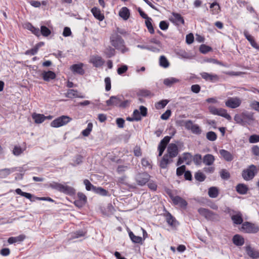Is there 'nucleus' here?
I'll use <instances>...</instances> for the list:
<instances>
[{
    "instance_id": "f257e3e1",
    "label": "nucleus",
    "mask_w": 259,
    "mask_h": 259,
    "mask_svg": "<svg viewBox=\"0 0 259 259\" xmlns=\"http://www.w3.org/2000/svg\"><path fill=\"white\" fill-rule=\"evenodd\" d=\"M49 187L66 195L72 196L76 193L75 189L68 186L66 183L63 184L53 182L48 184Z\"/></svg>"
},
{
    "instance_id": "f03ea898",
    "label": "nucleus",
    "mask_w": 259,
    "mask_h": 259,
    "mask_svg": "<svg viewBox=\"0 0 259 259\" xmlns=\"http://www.w3.org/2000/svg\"><path fill=\"white\" fill-rule=\"evenodd\" d=\"M110 41L111 45L121 53L124 54L129 51V49L125 45L124 40L120 35L117 33L112 34L110 37Z\"/></svg>"
},
{
    "instance_id": "7ed1b4c3",
    "label": "nucleus",
    "mask_w": 259,
    "mask_h": 259,
    "mask_svg": "<svg viewBox=\"0 0 259 259\" xmlns=\"http://www.w3.org/2000/svg\"><path fill=\"white\" fill-rule=\"evenodd\" d=\"M240 230L246 233L255 234L259 231V226L251 222H245L242 224Z\"/></svg>"
},
{
    "instance_id": "20e7f679",
    "label": "nucleus",
    "mask_w": 259,
    "mask_h": 259,
    "mask_svg": "<svg viewBox=\"0 0 259 259\" xmlns=\"http://www.w3.org/2000/svg\"><path fill=\"white\" fill-rule=\"evenodd\" d=\"M71 120L72 118L68 116L62 115L53 120L51 123V126L54 127H59L67 124Z\"/></svg>"
},
{
    "instance_id": "39448f33",
    "label": "nucleus",
    "mask_w": 259,
    "mask_h": 259,
    "mask_svg": "<svg viewBox=\"0 0 259 259\" xmlns=\"http://www.w3.org/2000/svg\"><path fill=\"white\" fill-rule=\"evenodd\" d=\"M198 211L200 215L204 217L207 220L215 221L219 219V215L218 214L208 209L200 208L198 209Z\"/></svg>"
},
{
    "instance_id": "423d86ee",
    "label": "nucleus",
    "mask_w": 259,
    "mask_h": 259,
    "mask_svg": "<svg viewBox=\"0 0 259 259\" xmlns=\"http://www.w3.org/2000/svg\"><path fill=\"white\" fill-rule=\"evenodd\" d=\"M184 126L187 130H191V132L194 134L200 135L202 133L200 127L197 124H194L191 120L186 121Z\"/></svg>"
},
{
    "instance_id": "0eeeda50",
    "label": "nucleus",
    "mask_w": 259,
    "mask_h": 259,
    "mask_svg": "<svg viewBox=\"0 0 259 259\" xmlns=\"http://www.w3.org/2000/svg\"><path fill=\"white\" fill-rule=\"evenodd\" d=\"M122 99H123V97L121 95L112 96L106 101V103L108 106H115L119 108Z\"/></svg>"
},
{
    "instance_id": "6e6552de",
    "label": "nucleus",
    "mask_w": 259,
    "mask_h": 259,
    "mask_svg": "<svg viewBox=\"0 0 259 259\" xmlns=\"http://www.w3.org/2000/svg\"><path fill=\"white\" fill-rule=\"evenodd\" d=\"M257 170L256 166L254 165H251L246 169L243 170L242 176L243 178H253L255 174L257 173Z\"/></svg>"
},
{
    "instance_id": "1a4fd4ad",
    "label": "nucleus",
    "mask_w": 259,
    "mask_h": 259,
    "mask_svg": "<svg viewBox=\"0 0 259 259\" xmlns=\"http://www.w3.org/2000/svg\"><path fill=\"white\" fill-rule=\"evenodd\" d=\"M163 215L169 226L172 228H176L179 225V222L169 212L166 210Z\"/></svg>"
},
{
    "instance_id": "9d476101",
    "label": "nucleus",
    "mask_w": 259,
    "mask_h": 259,
    "mask_svg": "<svg viewBox=\"0 0 259 259\" xmlns=\"http://www.w3.org/2000/svg\"><path fill=\"white\" fill-rule=\"evenodd\" d=\"M241 104V100L238 97L229 98L225 102L227 107L230 108L238 107Z\"/></svg>"
},
{
    "instance_id": "9b49d317",
    "label": "nucleus",
    "mask_w": 259,
    "mask_h": 259,
    "mask_svg": "<svg viewBox=\"0 0 259 259\" xmlns=\"http://www.w3.org/2000/svg\"><path fill=\"white\" fill-rule=\"evenodd\" d=\"M170 137L167 136L161 140L158 147V149L159 151V156H161L162 155L167 144L169 143L170 140Z\"/></svg>"
},
{
    "instance_id": "f8f14e48",
    "label": "nucleus",
    "mask_w": 259,
    "mask_h": 259,
    "mask_svg": "<svg viewBox=\"0 0 259 259\" xmlns=\"http://www.w3.org/2000/svg\"><path fill=\"white\" fill-rule=\"evenodd\" d=\"M171 200L175 205H178L183 209H186L188 205L187 202L179 196H175Z\"/></svg>"
},
{
    "instance_id": "ddd939ff",
    "label": "nucleus",
    "mask_w": 259,
    "mask_h": 259,
    "mask_svg": "<svg viewBox=\"0 0 259 259\" xmlns=\"http://www.w3.org/2000/svg\"><path fill=\"white\" fill-rule=\"evenodd\" d=\"M245 251L247 254L252 259H257L259 258V251L250 245L245 247Z\"/></svg>"
},
{
    "instance_id": "4468645a",
    "label": "nucleus",
    "mask_w": 259,
    "mask_h": 259,
    "mask_svg": "<svg viewBox=\"0 0 259 259\" xmlns=\"http://www.w3.org/2000/svg\"><path fill=\"white\" fill-rule=\"evenodd\" d=\"M167 151L169 157L174 158L176 157L179 152L177 145L174 143L169 144L168 146Z\"/></svg>"
},
{
    "instance_id": "2eb2a0df",
    "label": "nucleus",
    "mask_w": 259,
    "mask_h": 259,
    "mask_svg": "<svg viewBox=\"0 0 259 259\" xmlns=\"http://www.w3.org/2000/svg\"><path fill=\"white\" fill-rule=\"evenodd\" d=\"M90 62L93 64L94 67H100L104 64L105 61L101 56L96 55L91 57Z\"/></svg>"
},
{
    "instance_id": "dca6fc26",
    "label": "nucleus",
    "mask_w": 259,
    "mask_h": 259,
    "mask_svg": "<svg viewBox=\"0 0 259 259\" xmlns=\"http://www.w3.org/2000/svg\"><path fill=\"white\" fill-rule=\"evenodd\" d=\"M241 114L244 125L250 124L254 119L252 113L245 111L241 113Z\"/></svg>"
},
{
    "instance_id": "f3484780",
    "label": "nucleus",
    "mask_w": 259,
    "mask_h": 259,
    "mask_svg": "<svg viewBox=\"0 0 259 259\" xmlns=\"http://www.w3.org/2000/svg\"><path fill=\"white\" fill-rule=\"evenodd\" d=\"M42 79L46 81H50L56 77L55 73L52 71H44L41 73Z\"/></svg>"
},
{
    "instance_id": "a211bd4d",
    "label": "nucleus",
    "mask_w": 259,
    "mask_h": 259,
    "mask_svg": "<svg viewBox=\"0 0 259 259\" xmlns=\"http://www.w3.org/2000/svg\"><path fill=\"white\" fill-rule=\"evenodd\" d=\"M83 64H76L72 65L70 67L71 71L74 73L78 74L79 75H83L84 74V70L82 68Z\"/></svg>"
},
{
    "instance_id": "6ab92c4d",
    "label": "nucleus",
    "mask_w": 259,
    "mask_h": 259,
    "mask_svg": "<svg viewBox=\"0 0 259 259\" xmlns=\"http://www.w3.org/2000/svg\"><path fill=\"white\" fill-rule=\"evenodd\" d=\"M243 34L246 39L250 42L251 46L253 48L259 50V46L255 42L253 37L249 34L247 30H244Z\"/></svg>"
},
{
    "instance_id": "aec40b11",
    "label": "nucleus",
    "mask_w": 259,
    "mask_h": 259,
    "mask_svg": "<svg viewBox=\"0 0 259 259\" xmlns=\"http://www.w3.org/2000/svg\"><path fill=\"white\" fill-rule=\"evenodd\" d=\"M117 183L121 187L128 190L137 188L136 184H130L127 183H125V179H118Z\"/></svg>"
},
{
    "instance_id": "412c9836",
    "label": "nucleus",
    "mask_w": 259,
    "mask_h": 259,
    "mask_svg": "<svg viewBox=\"0 0 259 259\" xmlns=\"http://www.w3.org/2000/svg\"><path fill=\"white\" fill-rule=\"evenodd\" d=\"M201 76L205 80L211 81H217L219 80V76L217 74H211L207 72H202L200 73Z\"/></svg>"
},
{
    "instance_id": "4be33fe9",
    "label": "nucleus",
    "mask_w": 259,
    "mask_h": 259,
    "mask_svg": "<svg viewBox=\"0 0 259 259\" xmlns=\"http://www.w3.org/2000/svg\"><path fill=\"white\" fill-rule=\"evenodd\" d=\"M172 15L174 18L170 19V21L176 25H179V23L184 24L185 21L183 17L179 13L173 12Z\"/></svg>"
},
{
    "instance_id": "5701e85b",
    "label": "nucleus",
    "mask_w": 259,
    "mask_h": 259,
    "mask_svg": "<svg viewBox=\"0 0 259 259\" xmlns=\"http://www.w3.org/2000/svg\"><path fill=\"white\" fill-rule=\"evenodd\" d=\"M91 12L92 13L95 18H96L100 21H102L104 20V15L103 14L101 13V12L99 8L97 7L93 8L91 9Z\"/></svg>"
},
{
    "instance_id": "b1692460",
    "label": "nucleus",
    "mask_w": 259,
    "mask_h": 259,
    "mask_svg": "<svg viewBox=\"0 0 259 259\" xmlns=\"http://www.w3.org/2000/svg\"><path fill=\"white\" fill-rule=\"evenodd\" d=\"M233 243L236 246H242L244 243V239L239 234H236L233 237Z\"/></svg>"
},
{
    "instance_id": "393cba45",
    "label": "nucleus",
    "mask_w": 259,
    "mask_h": 259,
    "mask_svg": "<svg viewBox=\"0 0 259 259\" xmlns=\"http://www.w3.org/2000/svg\"><path fill=\"white\" fill-rule=\"evenodd\" d=\"M26 238L25 235L21 234L16 237H11L8 238V242L10 244H13L16 242H21Z\"/></svg>"
},
{
    "instance_id": "a878e982",
    "label": "nucleus",
    "mask_w": 259,
    "mask_h": 259,
    "mask_svg": "<svg viewBox=\"0 0 259 259\" xmlns=\"http://www.w3.org/2000/svg\"><path fill=\"white\" fill-rule=\"evenodd\" d=\"M129 237L132 241L134 243L142 244L143 239L141 237L135 235L132 231L128 229Z\"/></svg>"
},
{
    "instance_id": "bb28decb",
    "label": "nucleus",
    "mask_w": 259,
    "mask_h": 259,
    "mask_svg": "<svg viewBox=\"0 0 259 259\" xmlns=\"http://www.w3.org/2000/svg\"><path fill=\"white\" fill-rule=\"evenodd\" d=\"M236 191L240 194L244 195L247 193L248 188L243 184H239L236 187Z\"/></svg>"
},
{
    "instance_id": "cd10ccee",
    "label": "nucleus",
    "mask_w": 259,
    "mask_h": 259,
    "mask_svg": "<svg viewBox=\"0 0 259 259\" xmlns=\"http://www.w3.org/2000/svg\"><path fill=\"white\" fill-rule=\"evenodd\" d=\"M220 154L227 161H231L233 159V156L227 150L221 149L220 150Z\"/></svg>"
},
{
    "instance_id": "c85d7f7f",
    "label": "nucleus",
    "mask_w": 259,
    "mask_h": 259,
    "mask_svg": "<svg viewBox=\"0 0 259 259\" xmlns=\"http://www.w3.org/2000/svg\"><path fill=\"white\" fill-rule=\"evenodd\" d=\"M214 161V156L210 154L205 155L202 159L203 162L206 165L210 166L213 163Z\"/></svg>"
},
{
    "instance_id": "c756f323",
    "label": "nucleus",
    "mask_w": 259,
    "mask_h": 259,
    "mask_svg": "<svg viewBox=\"0 0 259 259\" xmlns=\"http://www.w3.org/2000/svg\"><path fill=\"white\" fill-rule=\"evenodd\" d=\"M231 219L233 221V223L236 225H242V224L243 223L242 215L240 212H238L236 214L233 215L231 217Z\"/></svg>"
},
{
    "instance_id": "7c9ffc66",
    "label": "nucleus",
    "mask_w": 259,
    "mask_h": 259,
    "mask_svg": "<svg viewBox=\"0 0 259 259\" xmlns=\"http://www.w3.org/2000/svg\"><path fill=\"white\" fill-rule=\"evenodd\" d=\"M32 117L36 123H41L46 119V116L41 114L33 113L32 115Z\"/></svg>"
},
{
    "instance_id": "2f4dec72",
    "label": "nucleus",
    "mask_w": 259,
    "mask_h": 259,
    "mask_svg": "<svg viewBox=\"0 0 259 259\" xmlns=\"http://www.w3.org/2000/svg\"><path fill=\"white\" fill-rule=\"evenodd\" d=\"M130 15V10L126 7L122 8L119 12L120 17L125 20H126L129 18Z\"/></svg>"
},
{
    "instance_id": "473e14b6",
    "label": "nucleus",
    "mask_w": 259,
    "mask_h": 259,
    "mask_svg": "<svg viewBox=\"0 0 259 259\" xmlns=\"http://www.w3.org/2000/svg\"><path fill=\"white\" fill-rule=\"evenodd\" d=\"M180 80L175 77H169L164 79L163 83L167 87H171L174 84L179 82Z\"/></svg>"
},
{
    "instance_id": "72a5a7b5",
    "label": "nucleus",
    "mask_w": 259,
    "mask_h": 259,
    "mask_svg": "<svg viewBox=\"0 0 259 259\" xmlns=\"http://www.w3.org/2000/svg\"><path fill=\"white\" fill-rule=\"evenodd\" d=\"M104 54L106 55L107 57L111 58L115 55V49L110 46H108L105 49Z\"/></svg>"
},
{
    "instance_id": "f704fd0d",
    "label": "nucleus",
    "mask_w": 259,
    "mask_h": 259,
    "mask_svg": "<svg viewBox=\"0 0 259 259\" xmlns=\"http://www.w3.org/2000/svg\"><path fill=\"white\" fill-rule=\"evenodd\" d=\"M159 65L163 68H167L169 66V63L164 56H161L159 58Z\"/></svg>"
},
{
    "instance_id": "c9c22d12",
    "label": "nucleus",
    "mask_w": 259,
    "mask_h": 259,
    "mask_svg": "<svg viewBox=\"0 0 259 259\" xmlns=\"http://www.w3.org/2000/svg\"><path fill=\"white\" fill-rule=\"evenodd\" d=\"M218 115L221 116L227 119L228 120H231V116L228 114L227 110L223 108H219Z\"/></svg>"
},
{
    "instance_id": "e433bc0d",
    "label": "nucleus",
    "mask_w": 259,
    "mask_h": 259,
    "mask_svg": "<svg viewBox=\"0 0 259 259\" xmlns=\"http://www.w3.org/2000/svg\"><path fill=\"white\" fill-rule=\"evenodd\" d=\"M94 192L101 196H106L109 195L108 191L102 187H96Z\"/></svg>"
},
{
    "instance_id": "4c0bfd02",
    "label": "nucleus",
    "mask_w": 259,
    "mask_h": 259,
    "mask_svg": "<svg viewBox=\"0 0 259 259\" xmlns=\"http://www.w3.org/2000/svg\"><path fill=\"white\" fill-rule=\"evenodd\" d=\"M219 194L218 190L215 187H210L208 190V195L211 198H216Z\"/></svg>"
},
{
    "instance_id": "58836bf2",
    "label": "nucleus",
    "mask_w": 259,
    "mask_h": 259,
    "mask_svg": "<svg viewBox=\"0 0 259 259\" xmlns=\"http://www.w3.org/2000/svg\"><path fill=\"white\" fill-rule=\"evenodd\" d=\"M183 159L184 160L186 164L189 165L192 160V155L190 153H184Z\"/></svg>"
},
{
    "instance_id": "ea45409f",
    "label": "nucleus",
    "mask_w": 259,
    "mask_h": 259,
    "mask_svg": "<svg viewBox=\"0 0 259 259\" xmlns=\"http://www.w3.org/2000/svg\"><path fill=\"white\" fill-rule=\"evenodd\" d=\"M83 183L85 186V189L87 190L92 191L94 192L96 187L92 185L88 179H85L84 180Z\"/></svg>"
},
{
    "instance_id": "a19ab883",
    "label": "nucleus",
    "mask_w": 259,
    "mask_h": 259,
    "mask_svg": "<svg viewBox=\"0 0 259 259\" xmlns=\"http://www.w3.org/2000/svg\"><path fill=\"white\" fill-rule=\"evenodd\" d=\"M51 33V30L46 26L40 27V34H41L44 36L47 37Z\"/></svg>"
},
{
    "instance_id": "79ce46f5",
    "label": "nucleus",
    "mask_w": 259,
    "mask_h": 259,
    "mask_svg": "<svg viewBox=\"0 0 259 259\" xmlns=\"http://www.w3.org/2000/svg\"><path fill=\"white\" fill-rule=\"evenodd\" d=\"M78 92L77 90L73 89H69L66 93V97L69 98H76Z\"/></svg>"
},
{
    "instance_id": "37998d69",
    "label": "nucleus",
    "mask_w": 259,
    "mask_h": 259,
    "mask_svg": "<svg viewBox=\"0 0 259 259\" xmlns=\"http://www.w3.org/2000/svg\"><path fill=\"white\" fill-rule=\"evenodd\" d=\"M151 21H152V19L150 18L145 21V24H146V26L149 32L151 34H153L154 33V29L153 28Z\"/></svg>"
},
{
    "instance_id": "c03bdc74",
    "label": "nucleus",
    "mask_w": 259,
    "mask_h": 259,
    "mask_svg": "<svg viewBox=\"0 0 259 259\" xmlns=\"http://www.w3.org/2000/svg\"><path fill=\"white\" fill-rule=\"evenodd\" d=\"M206 137L210 141H214L217 138V135L215 132L212 131L208 132L206 133Z\"/></svg>"
},
{
    "instance_id": "a18cd8bd",
    "label": "nucleus",
    "mask_w": 259,
    "mask_h": 259,
    "mask_svg": "<svg viewBox=\"0 0 259 259\" xmlns=\"http://www.w3.org/2000/svg\"><path fill=\"white\" fill-rule=\"evenodd\" d=\"M211 50L212 48L204 44L200 45L199 47V51L204 54L207 53Z\"/></svg>"
},
{
    "instance_id": "49530a36",
    "label": "nucleus",
    "mask_w": 259,
    "mask_h": 259,
    "mask_svg": "<svg viewBox=\"0 0 259 259\" xmlns=\"http://www.w3.org/2000/svg\"><path fill=\"white\" fill-rule=\"evenodd\" d=\"M168 102L169 101L167 100H161L155 104V107L158 109L163 108L167 104Z\"/></svg>"
},
{
    "instance_id": "de8ad7c7",
    "label": "nucleus",
    "mask_w": 259,
    "mask_h": 259,
    "mask_svg": "<svg viewBox=\"0 0 259 259\" xmlns=\"http://www.w3.org/2000/svg\"><path fill=\"white\" fill-rule=\"evenodd\" d=\"M92 128L93 124L92 123H89L87 127L82 131V135L85 137L88 136L90 135L91 132L92 131Z\"/></svg>"
},
{
    "instance_id": "09e8293b",
    "label": "nucleus",
    "mask_w": 259,
    "mask_h": 259,
    "mask_svg": "<svg viewBox=\"0 0 259 259\" xmlns=\"http://www.w3.org/2000/svg\"><path fill=\"white\" fill-rule=\"evenodd\" d=\"M131 103V100H123V99H122L121 101H120L119 108H122V109L126 108L130 106Z\"/></svg>"
},
{
    "instance_id": "8fccbe9b",
    "label": "nucleus",
    "mask_w": 259,
    "mask_h": 259,
    "mask_svg": "<svg viewBox=\"0 0 259 259\" xmlns=\"http://www.w3.org/2000/svg\"><path fill=\"white\" fill-rule=\"evenodd\" d=\"M137 95L139 96L146 97L151 95V92L147 90H140L138 92Z\"/></svg>"
},
{
    "instance_id": "3c124183",
    "label": "nucleus",
    "mask_w": 259,
    "mask_h": 259,
    "mask_svg": "<svg viewBox=\"0 0 259 259\" xmlns=\"http://www.w3.org/2000/svg\"><path fill=\"white\" fill-rule=\"evenodd\" d=\"M202 159L201 155L199 154H195L193 158V161L196 165H200Z\"/></svg>"
},
{
    "instance_id": "603ef678",
    "label": "nucleus",
    "mask_w": 259,
    "mask_h": 259,
    "mask_svg": "<svg viewBox=\"0 0 259 259\" xmlns=\"http://www.w3.org/2000/svg\"><path fill=\"white\" fill-rule=\"evenodd\" d=\"M234 120L236 123L244 125L241 113L236 114L234 116Z\"/></svg>"
},
{
    "instance_id": "864d4df0",
    "label": "nucleus",
    "mask_w": 259,
    "mask_h": 259,
    "mask_svg": "<svg viewBox=\"0 0 259 259\" xmlns=\"http://www.w3.org/2000/svg\"><path fill=\"white\" fill-rule=\"evenodd\" d=\"M168 163V158L167 155H164L161 162L160 166L162 168H165Z\"/></svg>"
},
{
    "instance_id": "5fc2aeb1",
    "label": "nucleus",
    "mask_w": 259,
    "mask_h": 259,
    "mask_svg": "<svg viewBox=\"0 0 259 259\" xmlns=\"http://www.w3.org/2000/svg\"><path fill=\"white\" fill-rule=\"evenodd\" d=\"M83 159V156L80 155H77L75 157V159L74 160V163L73 164V165L76 166L82 163Z\"/></svg>"
},
{
    "instance_id": "6e6d98bb",
    "label": "nucleus",
    "mask_w": 259,
    "mask_h": 259,
    "mask_svg": "<svg viewBox=\"0 0 259 259\" xmlns=\"http://www.w3.org/2000/svg\"><path fill=\"white\" fill-rule=\"evenodd\" d=\"M133 116L134 117L135 121H139L142 119V115H141L140 111L137 109H135L134 111Z\"/></svg>"
},
{
    "instance_id": "4d7b16f0",
    "label": "nucleus",
    "mask_w": 259,
    "mask_h": 259,
    "mask_svg": "<svg viewBox=\"0 0 259 259\" xmlns=\"http://www.w3.org/2000/svg\"><path fill=\"white\" fill-rule=\"evenodd\" d=\"M104 81L105 83V90L106 91H109L111 88V79L109 77H106Z\"/></svg>"
},
{
    "instance_id": "13d9d810",
    "label": "nucleus",
    "mask_w": 259,
    "mask_h": 259,
    "mask_svg": "<svg viewBox=\"0 0 259 259\" xmlns=\"http://www.w3.org/2000/svg\"><path fill=\"white\" fill-rule=\"evenodd\" d=\"M249 142L250 143H256L259 142V135H252L249 137Z\"/></svg>"
},
{
    "instance_id": "bf43d9fd",
    "label": "nucleus",
    "mask_w": 259,
    "mask_h": 259,
    "mask_svg": "<svg viewBox=\"0 0 259 259\" xmlns=\"http://www.w3.org/2000/svg\"><path fill=\"white\" fill-rule=\"evenodd\" d=\"M186 168V166L184 165L178 167L177 168V175L178 177H180L184 174V172L185 171Z\"/></svg>"
},
{
    "instance_id": "052dcab7",
    "label": "nucleus",
    "mask_w": 259,
    "mask_h": 259,
    "mask_svg": "<svg viewBox=\"0 0 259 259\" xmlns=\"http://www.w3.org/2000/svg\"><path fill=\"white\" fill-rule=\"evenodd\" d=\"M85 233L82 230H78L75 232L72 236L73 238H77L85 235Z\"/></svg>"
},
{
    "instance_id": "680f3d73",
    "label": "nucleus",
    "mask_w": 259,
    "mask_h": 259,
    "mask_svg": "<svg viewBox=\"0 0 259 259\" xmlns=\"http://www.w3.org/2000/svg\"><path fill=\"white\" fill-rule=\"evenodd\" d=\"M148 188L152 191H156L157 190V184L153 181H150L147 183Z\"/></svg>"
},
{
    "instance_id": "e2e57ef3",
    "label": "nucleus",
    "mask_w": 259,
    "mask_h": 259,
    "mask_svg": "<svg viewBox=\"0 0 259 259\" xmlns=\"http://www.w3.org/2000/svg\"><path fill=\"white\" fill-rule=\"evenodd\" d=\"M169 23L166 21H161L159 23V27L162 30H166L168 29Z\"/></svg>"
},
{
    "instance_id": "0e129e2a",
    "label": "nucleus",
    "mask_w": 259,
    "mask_h": 259,
    "mask_svg": "<svg viewBox=\"0 0 259 259\" xmlns=\"http://www.w3.org/2000/svg\"><path fill=\"white\" fill-rule=\"evenodd\" d=\"M23 152V150L19 146H15L13 150V153L15 156H19Z\"/></svg>"
},
{
    "instance_id": "69168bd1",
    "label": "nucleus",
    "mask_w": 259,
    "mask_h": 259,
    "mask_svg": "<svg viewBox=\"0 0 259 259\" xmlns=\"http://www.w3.org/2000/svg\"><path fill=\"white\" fill-rule=\"evenodd\" d=\"M250 107L251 109L258 111L259 109V102L253 101L250 103Z\"/></svg>"
},
{
    "instance_id": "338daca9",
    "label": "nucleus",
    "mask_w": 259,
    "mask_h": 259,
    "mask_svg": "<svg viewBox=\"0 0 259 259\" xmlns=\"http://www.w3.org/2000/svg\"><path fill=\"white\" fill-rule=\"evenodd\" d=\"M78 199L83 202L84 203H86L87 202V196L81 192H78L77 193Z\"/></svg>"
},
{
    "instance_id": "774afa93",
    "label": "nucleus",
    "mask_w": 259,
    "mask_h": 259,
    "mask_svg": "<svg viewBox=\"0 0 259 259\" xmlns=\"http://www.w3.org/2000/svg\"><path fill=\"white\" fill-rule=\"evenodd\" d=\"M220 176L221 178H229L230 175L228 170L223 169L220 171Z\"/></svg>"
}]
</instances>
